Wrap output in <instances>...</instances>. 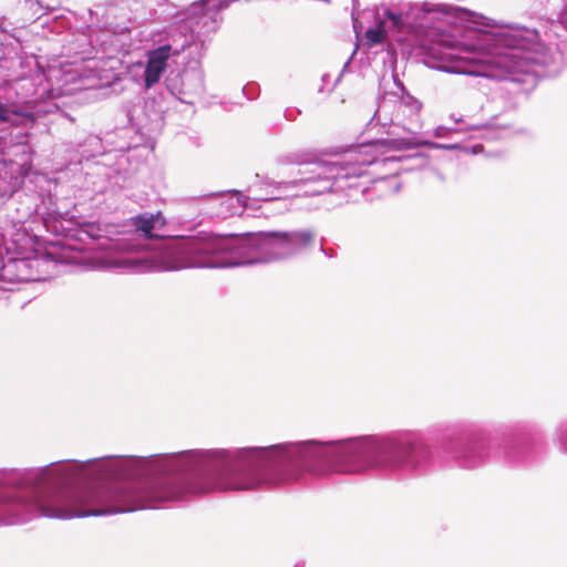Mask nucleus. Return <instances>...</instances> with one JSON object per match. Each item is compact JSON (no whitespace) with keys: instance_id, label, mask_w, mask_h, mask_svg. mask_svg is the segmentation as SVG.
<instances>
[{"instance_id":"f257e3e1","label":"nucleus","mask_w":567,"mask_h":567,"mask_svg":"<svg viewBox=\"0 0 567 567\" xmlns=\"http://www.w3.org/2000/svg\"><path fill=\"white\" fill-rule=\"evenodd\" d=\"M547 56L536 29L515 28L484 35L475 48H443L435 69L455 74L509 80L537 75Z\"/></svg>"},{"instance_id":"f03ea898","label":"nucleus","mask_w":567,"mask_h":567,"mask_svg":"<svg viewBox=\"0 0 567 567\" xmlns=\"http://www.w3.org/2000/svg\"><path fill=\"white\" fill-rule=\"evenodd\" d=\"M318 246L315 227L262 230L220 235L188 241L186 248L197 254H213L214 259H197V265L230 268L270 264L310 255Z\"/></svg>"},{"instance_id":"7ed1b4c3","label":"nucleus","mask_w":567,"mask_h":567,"mask_svg":"<svg viewBox=\"0 0 567 567\" xmlns=\"http://www.w3.org/2000/svg\"><path fill=\"white\" fill-rule=\"evenodd\" d=\"M161 213H144L133 218L135 231L116 239H110L106 230L97 223L81 221L74 216L54 221V233L76 241L89 244L97 241L99 247L118 249L125 252H143L157 250L159 256L169 260V269L183 268H217V266L197 265V259H214L213 254H197L186 248L188 241L195 239L220 237V235L200 233L193 237L166 238L153 233L157 224H163Z\"/></svg>"},{"instance_id":"20e7f679","label":"nucleus","mask_w":567,"mask_h":567,"mask_svg":"<svg viewBox=\"0 0 567 567\" xmlns=\"http://www.w3.org/2000/svg\"><path fill=\"white\" fill-rule=\"evenodd\" d=\"M375 146L378 144L373 143L352 146L334 161L321 158L303 161L299 154L288 155L281 161L298 165L292 179L275 182L265 177L261 184L272 187V190L259 195L257 185H251L248 192L255 194L254 200L270 204L280 195L310 197L357 188L359 187L357 181L365 174V168L378 163Z\"/></svg>"},{"instance_id":"39448f33","label":"nucleus","mask_w":567,"mask_h":567,"mask_svg":"<svg viewBox=\"0 0 567 567\" xmlns=\"http://www.w3.org/2000/svg\"><path fill=\"white\" fill-rule=\"evenodd\" d=\"M440 450L446 461L468 471L491 462L527 467L539 460L537 447L532 441L505 439L493 443L484 429L472 423L456 425L442 439Z\"/></svg>"},{"instance_id":"423d86ee","label":"nucleus","mask_w":567,"mask_h":567,"mask_svg":"<svg viewBox=\"0 0 567 567\" xmlns=\"http://www.w3.org/2000/svg\"><path fill=\"white\" fill-rule=\"evenodd\" d=\"M401 94L395 92H386L378 100V106L373 117L368 123V126L390 125L386 131L385 138L369 141L368 143L378 144L375 146V154L379 157L381 150H404L422 145L423 142L412 134V128L408 127L405 121L412 122L421 110V103L400 84ZM433 148L452 150L456 145H444L435 142H424Z\"/></svg>"},{"instance_id":"0eeeda50","label":"nucleus","mask_w":567,"mask_h":567,"mask_svg":"<svg viewBox=\"0 0 567 567\" xmlns=\"http://www.w3.org/2000/svg\"><path fill=\"white\" fill-rule=\"evenodd\" d=\"M42 517V467L0 468V525Z\"/></svg>"},{"instance_id":"6e6552de","label":"nucleus","mask_w":567,"mask_h":567,"mask_svg":"<svg viewBox=\"0 0 567 567\" xmlns=\"http://www.w3.org/2000/svg\"><path fill=\"white\" fill-rule=\"evenodd\" d=\"M113 10V7L106 8L99 4L89 11L91 20L89 30L93 34V44H95L99 51V59L109 56L116 51V35L122 34L127 29L120 23H114L109 20Z\"/></svg>"},{"instance_id":"1a4fd4ad","label":"nucleus","mask_w":567,"mask_h":567,"mask_svg":"<svg viewBox=\"0 0 567 567\" xmlns=\"http://www.w3.org/2000/svg\"><path fill=\"white\" fill-rule=\"evenodd\" d=\"M221 0H203L194 2L187 10L185 23L192 35L203 40L219 28Z\"/></svg>"},{"instance_id":"9d476101","label":"nucleus","mask_w":567,"mask_h":567,"mask_svg":"<svg viewBox=\"0 0 567 567\" xmlns=\"http://www.w3.org/2000/svg\"><path fill=\"white\" fill-rule=\"evenodd\" d=\"M8 89L6 93L9 96L14 95L13 101L21 104H28L33 111L45 110L42 117L58 111V105L52 101L37 100L32 96L37 93V84L34 79L29 76H16L8 80Z\"/></svg>"},{"instance_id":"9b49d317","label":"nucleus","mask_w":567,"mask_h":567,"mask_svg":"<svg viewBox=\"0 0 567 567\" xmlns=\"http://www.w3.org/2000/svg\"><path fill=\"white\" fill-rule=\"evenodd\" d=\"M45 112L42 109L33 111L28 104L17 103L7 93L6 96L0 95V124L32 127Z\"/></svg>"},{"instance_id":"f8f14e48","label":"nucleus","mask_w":567,"mask_h":567,"mask_svg":"<svg viewBox=\"0 0 567 567\" xmlns=\"http://www.w3.org/2000/svg\"><path fill=\"white\" fill-rule=\"evenodd\" d=\"M35 262L28 258H9L0 268V281L14 284L39 280L38 271L34 270Z\"/></svg>"},{"instance_id":"ddd939ff","label":"nucleus","mask_w":567,"mask_h":567,"mask_svg":"<svg viewBox=\"0 0 567 567\" xmlns=\"http://www.w3.org/2000/svg\"><path fill=\"white\" fill-rule=\"evenodd\" d=\"M63 50L68 56L80 59L83 62L99 59V51L93 44V34L89 30V25L85 30L72 33L63 45Z\"/></svg>"},{"instance_id":"4468645a","label":"nucleus","mask_w":567,"mask_h":567,"mask_svg":"<svg viewBox=\"0 0 567 567\" xmlns=\"http://www.w3.org/2000/svg\"><path fill=\"white\" fill-rule=\"evenodd\" d=\"M171 50L172 47L169 44H165L148 52L144 71L145 87L151 89L153 85L158 83L162 74L166 70Z\"/></svg>"},{"instance_id":"2eb2a0df","label":"nucleus","mask_w":567,"mask_h":567,"mask_svg":"<svg viewBox=\"0 0 567 567\" xmlns=\"http://www.w3.org/2000/svg\"><path fill=\"white\" fill-rule=\"evenodd\" d=\"M181 93L188 96H200L204 91V72L200 66L186 68L181 74Z\"/></svg>"},{"instance_id":"dca6fc26","label":"nucleus","mask_w":567,"mask_h":567,"mask_svg":"<svg viewBox=\"0 0 567 567\" xmlns=\"http://www.w3.org/2000/svg\"><path fill=\"white\" fill-rule=\"evenodd\" d=\"M383 151L384 150L380 151L379 156L383 153ZM379 161H381L384 164L399 162L402 164L401 169L405 171V172L414 171V169H422L429 165L427 156L420 152H416V153H413V154L406 155V156H400V157H395V156H386V157H382V158L379 157Z\"/></svg>"},{"instance_id":"f3484780","label":"nucleus","mask_w":567,"mask_h":567,"mask_svg":"<svg viewBox=\"0 0 567 567\" xmlns=\"http://www.w3.org/2000/svg\"><path fill=\"white\" fill-rule=\"evenodd\" d=\"M10 133L8 130L0 131V192L3 194L12 193L14 190L16 184L11 185V181L13 179L12 175L8 176L7 172V163L2 159V152L10 142Z\"/></svg>"},{"instance_id":"a211bd4d","label":"nucleus","mask_w":567,"mask_h":567,"mask_svg":"<svg viewBox=\"0 0 567 567\" xmlns=\"http://www.w3.org/2000/svg\"><path fill=\"white\" fill-rule=\"evenodd\" d=\"M549 20L557 21L567 31V0H545Z\"/></svg>"},{"instance_id":"6ab92c4d","label":"nucleus","mask_w":567,"mask_h":567,"mask_svg":"<svg viewBox=\"0 0 567 567\" xmlns=\"http://www.w3.org/2000/svg\"><path fill=\"white\" fill-rule=\"evenodd\" d=\"M230 193L231 196L221 205L226 207L225 212L230 215L240 214L244 208L248 207L249 197L238 190H231Z\"/></svg>"},{"instance_id":"aec40b11","label":"nucleus","mask_w":567,"mask_h":567,"mask_svg":"<svg viewBox=\"0 0 567 567\" xmlns=\"http://www.w3.org/2000/svg\"><path fill=\"white\" fill-rule=\"evenodd\" d=\"M555 441L561 453L567 455V421L561 422L555 431Z\"/></svg>"},{"instance_id":"412c9836","label":"nucleus","mask_w":567,"mask_h":567,"mask_svg":"<svg viewBox=\"0 0 567 567\" xmlns=\"http://www.w3.org/2000/svg\"><path fill=\"white\" fill-rule=\"evenodd\" d=\"M385 38V30L383 29V22L377 28H370L365 31V39L369 44L374 45L382 43Z\"/></svg>"},{"instance_id":"4be33fe9","label":"nucleus","mask_w":567,"mask_h":567,"mask_svg":"<svg viewBox=\"0 0 567 567\" xmlns=\"http://www.w3.org/2000/svg\"><path fill=\"white\" fill-rule=\"evenodd\" d=\"M383 17L389 20L393 28H401L403 25L402 12L391 9L383 10Z\"/></svg>"},{"instance_id":"5701e85b","label":"nucleus","mask_w":567,"mask_h":567,"mask_svg":"<svg viewBox=\"0 0 567 567\" xmlns=\"http://www.w3.org/2000/svg\"><path fill=\"white\" fill-rule=\"evenodd\" d=\"M140 106V102L136 104L134 103L133 101H127L123 104V112L125 113L126 117H127V122L134 126V125H137V123H135V117H134V113L136 111V109Z\"/></svg>"},{"instance_id":"b1692460","label":"nucleus","mask_w":567,"mask_h":567,"mask_svg":"<svg viewBox=\"0 0 567 567\" xmlns=\"http://www.w3.org/2000/svg\"><path fill=\"white\" fill-rule=\"evenodd\" d=\"M324 241L326 239L323 237H321L320 239L318 238V244H319V250L320 252L329 258V259H334L337 258L338 256V252H337V249L333 248V247H324Z\"/></svg>"},{"instance_id":"393cba45","label":"nucleus","mask_w":567,"mask_h":567,"mask_svg":"<svg viewBox=\"0 0 567 567\" xmlns=\"http://www.w3.org/2000/svg\"><path fill=\"white\" fill-rule=\"evenodd\" d=\"M13 29V24L8 19L0 17V32L10 33Z\"/></svg>"},{"instance_id":"a878e982","label":"nucleus","mask_w":567,"mask_h":567,"mask_svg":"<svg viewBox=\"0 0 567 567\" xmlns=\"http://www.w3.org/2000/svg\"><path fill=\"white\" fill-rule=\"evenodd\" d=\"M81 71L82 70L80 68L72 69L70 72H68V76H70V79H68L66 81L76 80V78L81 75Z\"/></svg>"},{"instance_id":"bb28decb","label":"nucleus","mask_w":567,"mask_h":567,"mask_svg":"<svg viewBox=\"0 0 567 567\" xmlns=\"http://www.w3.org/2000/svg\"><path fill=\"white\" fill-rule=\"evenodd\" d=\"M299 113H300V111L286 110L285 117L289 121H293L296 118V115Z\"/></svg>"},{"instance_id":"cd10ccee","label":"nucleus","mask_w":567,"mask_h":567,"mask_svg":"<svg viewBox=\"0 0 567 567\" xmlns=\"http://www.w3.org/2000/svg\"><path fill=\"white\" fill-rule=\"evenodd\" d=\"M252 89L255 90V89H256V86H255V85H246V86L244 87V90H243V91H244V93H245V94L248 96V99H250V100H251V99H254V95L249 93V91H250V90H252Z\"/></svg>"},{"instance_id":"c85d7f7f","label":"nucleus","mask_w":567,"mask_h":567,"mask_svg":"<svg viewBox=\"0 0 567 567\" xmlns=\"http://www.w3.org/2000/svg\"><path fill=\"white\" fill-rule=\"evenodd\" d=\"M435 175L440 181H444V176L440 172L435 171Z\"/></svg>"},{"instance_id":"c756f323","label":"nucleus","mask_w":567,"mask_h":567,"mask_svg":"<svg viewBox=\"0 0 567 567\" xmlns=\"http://www.w3.org/2000/svg\"><path fill=\"white\" fill-rule=\"evenodd\" d=\"M328 79H329V74H323L322 78H321L323 83H327Z\"/></svg>"},{"instance_id":"7c9ffc66","label":"nucleus","mask_w":567,"mask_h":567,"mask_svg":"<svg viewBox=\"0 0 567 567\" xmlns=\"http://www.w3.org/2000/svg\"><path fill=\"white\" fill-rule=\"evenodd\" d=\"M6 63H7V60H0V68L4 69L6 68Z\"/></svg>"},{"instance_id":"2f4dec72","label":"nucleus","mask_w":567,"mask_h":567,"mask_svg":"<svg viewBox=\"0 0 567 567\" xmlns=\"http://www.w3.org/2000/svg\"><path fill=\"white\" fill-rule=\"evenodd\" d=\"M79 82H80V83H79V85L76 86V89H79V90H80V89H83V87H84V84L82 83V80H79Z\"/></svg>"},{"instance_id":"473e14b6","label":"nucleus","mask_w":567,"mask_h":567,"mask_svg":"<svg viewBox=\"0 0 567 567\" xmlns=\"http://www.w3.org/2000/svg\"><path fill=\"white\" fill-rule=\"evenodd\" d=\"M3 290H11L9 287H1Z\"/></svg>"}]
</instances>
